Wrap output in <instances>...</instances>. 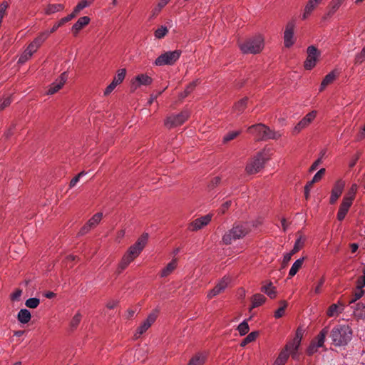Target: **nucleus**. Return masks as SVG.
Here are the masks:
<instances>
[{
    "label": "nucleus",
    "mask_w": 365,
    "mask_h": 365,
    "mask_svg": "<svg viewBox=\"0 0 365 365\" xmlns=\"http://www.w3.org/2000/svg\"><path fill=\"white\" fill-rule=\"evenodd\" d=\"M135 258L130 255L127 252L123 255L120 262L118 264L117 271L122 272Z\"/></svg>",
    "instance_id": "obj_22"
},
{
    "label": "nucleus",
    "mask_w": 365,
    "mask_h": 365,
    "mask_svg": "<svg viewBox=\"0 0 365 365\" xmlns=\"http://www.w3.org/2000/svg\"><path fill=\"white\" fill-rule=\"evenodd\" d=\"M345 183L342 180L337 181L332 188L331 196H330V203L334 204L338 198L341 195L343 190L344 188Z\"/></svg>",
    "instance_id": "obj_18"
},
{
    "label": "nucleus",
    "mask_w": 365,
    "mask_h": 365,
    "mask_svg": "<svg viewBox=\"0 0 365 365\" xmlns=\"http://www.w3.org/2000/svg\"><path fill=\"white\" fill-rule=\"evenodd\" d=\"M239 134H240V131H232V132H230V133H227L223 137V141L225 143H226V142H228L230 140H232L235 139Z\"/></svg>",
    "instance_id": "obj_52"
},
{
    "label": "nucleus",
    "mask_w": 365,
    "mask_h": 365,
    "mask_svg": "<svg viewBox=\"0 0 365 365\" xmlns=\"http://www.w3.org/2000/svg\"><path fill=\"white\" fill-rule=\"evenodd\" d=\"M91 19L88 16H83L73 25L71 31L73 36H77L79 31L90 23Z\"/></svg>",
    "instance_id": "obj_21"
},
{
    "label": "nucleus",
    "mask_w": 365,
    "mask_h": 365,
    "mask_svg": "<svg viewBox=\"0 0 365 365\" xmlns=\"http://www.w3.org/2000/svg\"><path fill=\"white\" fill-rule=\"evenodd\" d=\"M212 215L207 214L198 217L189 224V230L191 231H197L207 225L212 220Z\"/></svg>",
    "instance_id": "obj_13"
},
{
    "label": "nucleus",
    "mask_w": 365,
    "mask_h": 365,
    "mask_svg": "<svg viewBox=\"0 0 365 365\" xmlns=\"http://www.w3.org/2000/svg\"><path fill=\"white\" fill-rule=\"evenodd\" d=\"M232 202L230 200L224 202L218 210L220 214H224L231 206Z\"/></svg>",
    "instance_id": "obj_55"
},
{
    "label": "nucleus",
    "mask_w": 365,
    "mask_h": 365,
    "mask_svg": "<svg viewBox=\"0 0 365 365\" xmlns=\"http://www.w3.org/2000/svg\"><path fill=\"white\" fill-rule=\"evenodd\" d=\"M325 173V169L324 168H322L320 169L313 177L312 180L310 182V184H314L317 182H319V180H321V179L322 178V177L324 176Z\"/></svg>",
    "instance_id": "obj_49"
},
{
    "label": "nucleus",
    "mask_w": 365,
    "mask_h": 365,
    "mask_svg": "<svg viewBox=\"0 0 365 365\" xmlns=\"http://www.w3.org/2000/svg\"><path fill=\"white\" fill-rule=\"evenodd\" d=\"M250 232L247 222L235 223L231 229L222 236V241L225 245H230L234 241L245 237Z\"/></svg>",
    "instance_id": "obj_1"
},
{
    "label": "nucleus",
    "mask_w": 365,
    "mask_h": 365,
    "mask_svg": "<svg viewBox=\"0 0 365 365\" xmlns=\"http://www.w3.org/2000/svg\"><path fill=\"white\" fill-rule=\"evenodd\" d=\"M103 217L102 212H98L95 214L88 222L87 223L82 227V228L79 231V234L83 235L88 233L91 229L96 227L101 221Z\"/></svg>",
    "instance_id": "obj_16"
},
{
    "label": "nucleus",
    "mask_w": 365,
    "mask_h": 365,
    "mask_svg": "<svg viewBox=\"0 0 365 365\" xmlns=\"http://www.w3.org/2000/svg\"><path fill=\"white\" fill-rule=\"evenodd\" d=\"M323 0H308L306 5L304 6V11L302 15V19L303 20H305L308 17H309V16L312 14L314 10L318 6V5Z\"/></svg>",
    "instance_id": "obj_19"
},
{
    "label": "nucleus",
    "mask_w": 365,
    "mask_h": 365,
    "mask_svg": "<svg viewBox=\"0 0 365 365\" xmlns=\"http://www.w3.org/2000/svg\"><path fill=\"white\" fill-rule=\"evenodd\" d=\"M324 282H325L324 278L322 277L320 279V280L319 281L317 285L316 286V287L314 289V292L315 294H318L321 293L322 287L323 286Z\"/></svg>",
    "instance_id": "obj_61"
},
{
    "label": "nucleus",
    "mask_w": 365,
    "mask_h": 365,
    "mask_svg": "<svg viewBox=\"0 0 365 365\" xmlns=\"http://www.w3.org/2000/svg\"><path fill=\"white\" fill-rule=\"evenodd\" d=\"M261 291L264 292L271 299H274L277 296L276 288L273 286L272 282H269L262 286Z\"/></svg>",
    "instance_id": "obj_27"
},
{
    "label": "nucleus",
    "mask_w": 365,
    "mask_h": 365,
    "mask_svg": "<svg viewBox=\"0 0 365 365\" xmlns=\"http://www.w3.org/2000/svg\"><path fill=\"white\" fill-rule=\"evenodd\" d=\"M93 2V0H81L80 1L78 4L76 6V7L73 9V11H72L71 16H72L73 18H75L81 10L89 6Z\"/></svg>",
    "instance_id": "obj_23"
},
{
    "label": "nucleus",
    "mask_w": 365,
    "mask_h": 365,
    "mask_svg": "<svg viewBox=\"0 0 365 365\" xmlns=\"http://www.w3.org/2000/svg\"><path fill=\"white\" fill-rule=\"evenodd\" d=\"M148 234L143 233L135 242V244L131 245L127 250V252L129 253L130 255L133 256L134 258H137L145 245L148 243Z\"/></svg>",
    "instance_id": "obj_9"
},
{
    "label": "nucleus",
    "mask_w": 365,
    "mask_h": 365,
    "mask_svg": "<svg viewBox=\"0 0 365 365\" xmlns=\"http://www.w3.org/2000/svg\"><path fill=\"white\" fill-rule=\"evenodd\" d=\"M264 46V38L261 34L248 38L239 43L242 53L245 54H257L260 53Z\"/></svg>",
    "instance_id": "obj_2"
},
{
    "label": "nucleus",
    "mask_w": 365,
    "mask_h": 365,
    "mask_svg": "<svg viewBox=\"0 0 365 365\" xmlns=\"http://www.w3.org/2000/svg\"><path fill=\"white\" fill-rule=\"evenodd\" d=\"M181 53L180 50L165 52L155 59V64L158 66L173 65L179 59Z\"/></svg>",
    "instance_id": "obj_6"
},
{
    "label": "nucleus",
    "mask_w": 365,
    "mask_h": 365,
    "mask_svg": "<svg viewBox=\"0 0 365 365\" xmlns=\"http://www.w3.org/2000/svg\"><path fill=\"white\" fill-rule=\"evenodd\" d=\"M364 309L365 305L364 304L357 303L354 309V314L360 318H365V312H364Z\"/></svg>",
    "instance_id": "obj_46"
},
{
    "label": "nucleus",
    "mask_w": 365,
    "mask_h": 365,
    "mask_svg": "<svg viewBox=\"0 0 365 365\" xmlns=\"http://www.w3.org/2000/svg\"><path fill=\"white\" fill-rule=\"evenodd\" d=\"M352 203H353V201H351L350 199H346L344 197L343 198V200L340 205V207H339V211L337 213L338 220L342 221L345 218Z\"/></svg>",
    "instance_id": "obj_20"
},
{
    "label": "nucleus",
    "mask_w": 365,
    "mask_h": 365,
    "mask_svg": "<svg viewBox=\"0 0 365 365\" xmlns=\"http://www.w3.org/2000/svg\"><path fill=\"white\" fill-rule=\"evenodd\" d=\"M352 331L348 325L335 327L331 332V337L336 346L346 345L351 339Z\"/></svg>",
    "instance_id": "obj_4"
},
{
    "label": "nucleus",
    "mask_w": 365,
    "mask_h": 365,
    "mask_svg": "<svg viewBox=\"0 0 365 365\" xmlns=\"http://www.w3.org/2000/svg\"><path fill=\"white\" fill-rule=\"evenodd\" d=\"M237 330L240 336H244L247 334L250 330L247 322L244 320L242 322H241L237 327Z\"/></svg>",
    "instance_id": "obj_45"
},
{
    "label": "nucleus",
    "mask_w": 365,
    "mask_h": 365,
    "mask_svg": "<svg viewBox=\"0 0 365 365\" xmlns=\"http://www.w3.org/2000/svg\"><path fill=\"white\" fill-rule=\"evenodd\" d=\"M168 32V29L165 26H161L160 28L155 30V37L156 38H163Z\"/></svg>",
    "instance_id": "obj_47"
},
{
    "label": "nucleus",
    "mask_w": 365,
    "mask_h": 365,
    "mask_svg": "<svg viewBox=\"0 0 365 365\" xmlns=\"http://www.w3.org/2000/svg\"><path fill=\"white\" fill-rule=\"evenodd\" d=\"M306 238L302 235H299L298 238L296 240L294 246L300 250L304 245Z\"/></svg>",
    "instance_id": "obj_50"
},
{
    "label": "nucleus",
    "mask_w": 365,
    "mask_h": 365,
    "mask_svg": "<svg viewBox=\"0 0 365 365\" xmlns=\"http://www.w3.org/2000/svg\"><path fill=\"white\" fill-rule=\"evenodd\" d=\"M305 257H301L297 259L292 264L289 272V277H294L299 269L302 267Z\"/></svg>",
    "instance_id": "obj_31"
},
{
    "label": "nucleus",
    "mask_w": 365,
    "mask_h": 365,
    "mask_svg": "<svg viewBox=\"0 0 365 365\" xmlns=\"http://www.w3.org/2000/svg\"><path fill=\"white\" fill-rule=\"evenodd\" d=\"M327 315L330 317L336 316L338 314V306L336 304H331L327 312Z\"/></svg>",
    "instance_id": "obj_51"
},
{
    "label": "nucleus",
    "mask_w": 365,
    "mask_h": 365,
    "mask_svg": "<svg viewBox=\"0 0 365 365\" xmlns=\"http://www.w3.org/2000/svg\"><path fill=\"white\" fill-rule=\"evenodd\" d=\"M248 132L255 136L258 140H264L268 127L264 124H256L251 125L247 129Z\"/></svg>",
    "instance_id": "obj_17"
},
{
    "label": "nucleus",
    "mask_w": 365,
    "mask_h": 365,
    "mask_svg": "<svg viewBox=\"0 0 365 365\" xmlns=\"http://www.w3.org/2000/svg\"><path fill=\"white\" fill-rule=\"evenodd\" d=\"M258 336L257 331L250 333L240 343V346L244 347L250 342L254 341Z\"/></svg>",
    "instance_id": "obj_39"
},
{
    "label": "nucleus",
    "mask_w": 365,
    "mask_h": 365,
    "mask_svg": "<svg viewBox=\"0 0 365 365\" xmlns=\"http://www.w3.org/2000/svg\"><path fill=\"white\" fill-rule=\"evenodd\" d=\"M125 75H126V69L125 68L118 69L117 71V73L114 76L113 81L115 82V83H116L117 85H119L125 79Z\"/></svg>",
    "instance_id": "obj_38"
},
{
    "label": "nucleus",
    "mask_w": 365,
    "mask_h": 365,
    "mask_svg": "<svg viewBox=\"0 0 365 365\" xmlns=\"http://www.w3.org/2000/svg\"><path fill=\"white\" fill-rule=\"evenodd\" d=\"M9 6V4L7 2L4 1L0 4V19H3L4 16L6 15V9Z\"/></svg>",
    "instance_id": "obj_56"
},
{
    "label": "nucleus",
    "mask_w": 365,
    "mask_h": 365,
    "mask_svg": "<svg viewBox=\"0 0 365 365\" xmlns=\"http://www.w3.org/2000/svg\"><path fill=\"white\" fill-rule=\"evenodd\" d=\"M67 81V74L66 72H63L61 74V76L53 82L52 83L48 88L46 91L47 95H53L57 93L62 87L64 86Z\"/></svg>",
    "instance_id": "obj_15"
},
{
    "label": "nucleus",
    "mask_w": 365,
    "mask_h": 365,
    "mask_svg": "<svg viewBox=\"0 0 365 365\" xmlns=\"http://www.w3.org/2000/svg\"><path fill=\"white\" fill-rule=\"evenodd\" d=\"M21 294L22 290L17 289L10 295V299L13 302L19 301L21 298Z\"/></svg>",
    "instance_id": "obj_54"
},
{
    "label": "nucleus",
    "mask_w": 365,
    "mask_h": 365,
    "mask_svg": "<svg viewBox=\"0 0 365 365\" xmlns=\"http://www.w3.org/2000/svg\"><path fill=\"white\" fill-rule=\"evenodd\" d=\"M82 315L81 314L78 312L71 319L70 322V327L71 329H75L77 328L78 324H80L81 321Z\"/></svg>",
    "instance_id": "obj_40"
},
{
    "label": "nucleus",
    "mask_w": 365,
    "mask_h": 365,
    "mask_svg": "<svg viewBox=\"0 0 365 365\" xmlns=\"http://www.w3.org/2000/svg\"><path fill=\"white\" fill-rule=\"evenodd\" d=\"M31 319V314L27 309H21L17 314V319L21 324H27Z\"/></svg>",
    "instance_id": "obj_25"
},
{
    "label": "nucleus",
    "mask_w": 365,
    "mask_h": 365,
    "mask_svg": "<svg viewBox=\"0 0 365 365\" xmlns=\"http://www.w3.org/2000/svg\"><path fill=\"white\" fill-rule=\"evenodd\" d=\"M221 182V178L219 176H216L212 179L210 181V183L209 185V187L211 188H214L216 186H217Z\"/></svg>",
    "instance_id": "obj_63"
},
{
    "label": "nucleus",
    "mask_w": 365,
    "mask_h": 365,
    "mask_svg": "<svg viewBox=\"0 0 365 365\" xmlns=\"http://www.w3.org/2000/svg\"><path fill=\"white\" fill-rule=\"evenodd\" d=\"M73 18L71 14H68V16L62 18L59 21L56 22L51 29L50 31H45L44 32L48 33V36L51 35V34L55 32L59 27L63 26L65 23L70 21Z\"/></svg>",
    "instance_id": "obj_32"
},
{
    "label": "nucleus",
    "mask_w": 365,
    "mask_h": 365,
    "mask_svg": "<svg viewBox=\"0 0 365 365\" xmlns=\"http://www.w3.org/2000/svg\"><path fill=\"white\" fill-rule=\"evenodd\" d=\"M318 348L319 347L317 346L315 341H312L307 349V354L309 355H312L313 354L317 352Z\"/></svg>",
    "instance_id": "obj_58"
},
{
    "label": "nucleus",
    "mask_w": 365,
    "mask_h": 365,
    "mask_svg": "<svg viewBox=\"0 0 365 365\" xmlns=\"http://www.w3.org/2000/svg\"><path fill=\"white\" fill-rule=\"evenodd\" d=\"M294 29V21H292L287 24L284 32V44L287 48L291 47L295 43Z\"/></svg>",
    "instance_id": "obj_11"
},
{
    "label": "nucleus",
    "mask_w": 365,
    "mask_h": 365,
    "mask_svg": "<svg viewBox=\"0 0 365 365\" xmlns=\"http://www.w3.org/2000/svg\"><path fill=\"white\" fill-rule=\"evenodd\" d=\"M231 282V278L229 276H224L222 279H220L217 284H215V287L212 289H210L207 294V297L208 299H212L214 297L221 294L223 292L226 288L228 287V285Z\"/></svg>",
    "instance_id": "obj_10"
},
{
    "label": "nucleus",
    "mask_w": 365,
    "mask_h": 365,
    "mask_svg": "<svg viewBox=\"0 0 365 365\" xmlns=\"http://www.w3.org/2000/svg\"><path fill=\"white\" fill-rule=\"evenodd\" d=\"M266 301V297L262 294H255L252 298V308L257 307L263 304Z\"/></svg>",
    "instance_id": "obj_34"
},
{
    "label": "nucleus",
    "mask_w": 365,
    "mask_h": 365,
    "mask_svg": "<svg viewBox=\"0 0 365 365\" xmlns=\"http://www.w3.org/2000/svg\"><path fill=\"white\" fill-rule=\"evenodd\" d=\"M365 287V275L360 277L356 281V288L363 289Z\"/></svg>",
    "instance_id": "obj_64"
},
{
    "label": "nucleus",
    "mask_w": 365,
    "mask_h": 365,
    "mask_svg": "<svg viewBox=\"0 0 365 365\" xmlns=\"http://www.w3.org/2000/svg\"><path fill=\"white\" fill-rule=\"evenodd\" d=\"M206 359L205 353H197L190 359L187 365H203Z\"/></svg>",
    "instance_id": "obj_24"
},
{
    "label": "nucleus",
    "mask_w": 365,
    "mask_h": 365,
    "mask_svg": "<svg viewBox=\"0 0 365 365\" xmlns=\"http://www.w3.org/2000/svg\"><path fill=\"white\" fill-rule=\"evenodd\" d=\"M282 136V133L279 131H276L274 130H272L268 127V130L266 132L264 140L272 139L277 140Z\"/></svg>",
    "instance_id": "obj_37"
},
{
    "label": "nucleus",
    "mask_w": 365,
    "mask_h": 365,
    "mask_svg": "<svg viewBox=\"0 0 365 365\" xmlns=\"http://www.w3.org/2000/svg\"><path fill=\"white\" fill-rule=\"evenodd\" d=\"M84 175V173L83 172L80 173L79 174H78L76 177H74L71 181H70V183H69V186L70 187H74L76 183L79 181V179L81 176H83Z\"/></svg>",
    "instance_id": "obj_62"
},
{
    "label": "nucleus",
    "mask_w": 365,
    "mask_h": 365,
    "mask_svg": "<svg viewBox=\"0 0 365 365\" xmlns=\"http://www.w3.org/2000/svg\"><path fill=\"white\" fill-rule=\"evenodd\" d=\"M190 113L187 110H182L178 114L168 115L165 121V126L169 129L182 125L189 118Z\"/></svg>",
    "instance_id": "obj_7"
},
{
    "label": "nucleus",
    "mask_w": 365,
    "mask_h": 365,
    "mask_svg": "<svg viewBox=\"0 0 365 365\" xmlns=\"http://www.w3.org/2000/svg\"><path fill=\"white\" fill-rule=\"evenodd\" d=\"M327 334V330L324 329L318 334V336L316 338L317 341H315L317 346L322 347L324 345Z\"/></svg>",
    "instance_id": "obj_43"
},
{
    "label": "nucleus",
    "mask_w": 365,
    "mask_h": 365,
    "mask_svg": "<svg viewBox=\"0 0 365 365\" xmlns=\"http://www.w3.org/2000/svg\"><path fill=\"white\" fill-rule=\"evenodd\" d=\"M267 160L268 158L266 156V153L259 152L247 163L245 170L250 175L255 174L264 168Z\"/></svg>",
    "instance_id": "obj_5"
},
{
    "label": "nucleus",
    "mask_w": 365,
    "mask_h": 365,
    "mask_svg": "<svg viewBox=\"0 0 365 365\" xmlns=\"http://www.w3.org/2000/svg\"><path fill=\"white\" fill-rule=\"evenodd\" d=\"M300 345V343L297 341L292 339L291 341L287 344L284 349H286L292 357L295 359L297 357V351Z\"/></svg>",
    "instance_id": "obj_28"
},
{
    "label": "nucleus",
    "mask_w": 365,
    "mask_h": 365,
    "mask_svg": "<svg viewBox=\"0 0 365 365\" xmlns=\"http://www.w3.org/2000/svg\"><path fill=\"white\" fill-rule=\"evenodd\" d=\"M48 38V32H41L34 39L24 51L18 59V63L24 64L28 61L34 53L40 48L42 43Z\"/></svg>",
    "instance_id": "obj_3"
},
{
    "label": "nucleus",
    "mask_w": 365,
    "mask_h": 365,
    "mask_svg": "<svg viewBox=\"0 0 365 365\" xmlns=\"http://www.w3.org/2000/svg\"><path fill=\"white\" fill-rule=\"evenodd\" d=\"M289 351L286 349L282 350L275 360L274 365H284L289 358Z\"/></svg>",
    "instance_id": "obj_36"
},
{
    "label": "nucleus",
    "mask_w": 365,
    "mask_h": 365,
    "mask_svg": "<svg viewBox=\"0 0 365 365\" xmlns=\"http://www.w3.org/2000/svg\"><path fill=\"white\" fill-rule=\"evenodd\" d=\"M11 103V100L10 97H6L1 100L0 103V110H4L5 108L8 107Z\"/></svg>",
    "instance_id": "obj_57"
},
{
    "label": "nucleus",
    "mask_w": 365,
    "mask_h": 365,
    "mask_svg": "<svg viewBox=\"0 0 365 365\" xmlns=\"http://www.w3.org/2000/svg\"><path fill=\"white\" fill-rule=\"evenodd\" d=\"M158 317L157 312L150 313L147 318L141 323V324L138 327L136 332L135 334V337L137 339L141 334L145 333L151 325L155 322Z\"/></svg>",
    "instance_id": "obj_12"
},
{
    "label": "nucleus",
    "mask_w": 365,
    "mask_h": 365,
    "mask_svg": "<svg viewBox=\"0 0 365 365\" xmlns=\"http://www.w3.org/2000/svg\"><path fill=\"white\" fill-rule=\"evenodd\" d=\"M356 190L357 185L356 184L352 185L349 192L346 194V195L344 197L346 199H350L351 201H354Z\"/></svg>",
    "instance_id": "obj_48"
},
{
    "label": "nucleus",
    "mask_w": 365,
    "mask_h": 365,
    "mask_svg": "<svg viewBox=\"0 0 365 365\" xmlns=\"http://www.w3.org/2000/svg\"><path fill=\"white\" fill-rule=\"evenodd\" d=\"M247 98H243L237 101L232 108V112L237 115L241 114L247 107Z\"/></svg>",
    "instance_id": "obj_26"
},
{
    "label": "nucleus",
    "mask_w": 365,
    "mask_h": 365,
    "mask_svg": "<svg viewBox=\"0 0 365 365\" xmlns=\"http://www.w3.org/2000/svg\"><path fill=\"white\" fill-rule=\"evenodd\" d=\"M364 61H365V46L362 48L361 53H359L356 56V63H361L364 62Z\"/></svg>",
    "instance_id": "obj_59"
},
{
    "label": "nucleus",
    "mask_w": 365,
    "mask_h": 365,
    "mask_svg": "<svg viewBox=\"0 0 365 365\" xmlns=\"http://www.w3.org/2000/svg\"><path fill=\"white\" fill-rule=\"evenodd\" d=\"M64 9V5L62 4H49L47 6L45 13L48 15L61 11Z\"/></svg>",
    "instance_id": "obj_35"
},
{
    "label": "nucleus",
    "mask_w": 365,
    "mask_h": 365,
    "mask_svg": "<svg viewBox=\"0 0 365 365\" xmlns=\"http://www.w3.org/2000/svg\"><path fill=\"white\" fill-rule=\"evenodd\" d=\"M307 58L304 63L306 70H312L317 65L320 56V51L314 46H309L307 48Z\"/></svg>",
    "instance_id": "obj_8"
},
{
    "label": "nucleus",
    "mask_w": 365,
    "mask_h": 365,
    "mask_svg": "<svg viewBox=\"0 0 365 365\" xmlns=\"http://www.w3.org/2000/svg\"><path fill=\"white\" fill-rule=\"evenodd\" d=\"M153 83V78L147 74L141 73L136 76L131 81V88L133 91L142 86H148Z\"/></svg>",
    "instance_id": "obj_14"
},
{
    "label": "nucleus",
    "mask_w": 365,
    "mask_h": 365,
    "mask_svg": "<svg viewBox=\"0 0 365 365\" xmlns=\"http://www.w3.org/2000/svg\"><path fill=\"white\" fill-rule=\"evenodd\" d=\"M39 304L40 299L36 297L29 298L25 302V305L30 309H36L38 307Z\"/></svg>",
    "instance_id": "obj_44"
},
{
    "label": "nucleus",
    "mask_w": 365,
    "mask_h": 365,
    "mask_svg": "<svg viewBox=\"0 0 365 365\" xmlns=\"http://www.w3.org/2000/svg\"><path fill=\"white\" fill-rule=\"evenodd\" d=\"M118 85L115 83L113 81H112V82L106 87L104 91V94L106 96L110 94L115 88Z\"/></svg>",
    "instance_id": "obj_60"
},
{
    "label": "nucleus",
    "mask_w": 365,
    "mask_h": 365,
    "mask_svg": "<svg viewBox=\"0 0 365 365\" xmlns=\"http://www.w3.org/2000/svg\"><path fill=\"white\" fill-rule=\"evenodd\" d=\"M287 307V303L285 301L280 302V307L275 311L274 317L276 319L281 318L285 313V309Z\"/></svg>",
    "instance_id": "obj_41"
},
{
    "label": "nucleus",
    "mask_w": 365,
    "mask_h": 365,
    "mask_svg": "<svg viewBox=\"0 0 365 365\" xmlns=\"http://www.w3.org/2000/svg\"><path fill=\"white\" fill-rule=\"evenodd\" d=\"M336 73L334 71H331L325 76L323 81L321 83L319 91H322L328 85L333 83V81L336 78Z\"/></svg>",
    "instance_id": "obj_30"
},
{
    "label": "nucleus",
    "mask_w": 365,
    "mask_h": 365,
    "mask_svg": "<svg viewBox=\"0 0 365 365\" xmlns=\"http://www.w3.org/2000/svg\"><path fill=\"white\" fill-rule=\"evenodd\" d=\"M317 112L315 110L311 111L307 113L300 121L301 125L305 128H307L316 118Z\"/></svg>",
    "instance_id": "obj_33"
},
{
    "label": "nucleus",
    "mask_w": 365,
    "mask_h": 365,
    "mask_svg": "<svg viewBox=\"0 0 365 365\" xmlns=\"http://www.w3.org/2000/svg\"><path fill=\"white\" fill-rule=\"evenodd\" d=\"M364 294V291L363 290V289L356 288V290L354 294V298L351 300L350 303L355 302L356 301H357L358 299L361 298Z\"/></svg>",
    "instance_id": "obj_53"
},
{
    "label": "nucleus",
    "mask_w": 365,
    "mask_h": 365,
    "mask_svg": "<svg viewBox=\"0 0 365 365\" xmlns=\"http://www.w3.org/2000/svg\"><path fill=\"white\" fill-rule=\"evenodd\" d=\"M197 81H192L190 83L185 89V91L180 93V97L181 98H185L187 97L192 91L195 89L197 86Z\"/></svg>",
    "instance_id": "obj_42"
},
{
    "label": "nucleus",
    "mask_w": 365,
    "mask_h": 365,
    "mask_svg": "<svg viewBox=\"0 0 365 365\" xmlns=\"http://www.w3.org/2000/svg\"><path fill=\"white\" fill-rule=\"evenodd\" d=\"M177 267V260L175 259H173L170 262H169L165 268H163L160 272L161 277H165L170 275Z\"/></svg>",
    "instance_id": "obj_29"
}]
</instances>
